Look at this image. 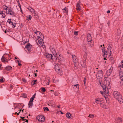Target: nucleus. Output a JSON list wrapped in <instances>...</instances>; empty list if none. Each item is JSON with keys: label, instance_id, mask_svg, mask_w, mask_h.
<instances>
[{"label": "nucleus", "instance_id": "obj_1", "mask_svg": "<svg viewBox=\"0 0 123 123\" xmlns=\"http://www.w3.org/2000/svg\"><path fill=\"white\" fill-rule=\"evenodd\" d=\"M113 95L114 97L118 100L120 103L122 104L123 102V98L119 92L117 91H114L113 92Z\"/></svg>", "mask_w": 123, "mask_h": 123}, {"label": "nucleus", "instance_id": "obj_2", "mask_svg": "<svg viewBox=\"0 0 123 123\" xmlns=\"http://www.w3.org/2000/svg\"><path fill=\"white\" fill-rule=\"evenodd\" d=\"M119 69L120 70L119 72V74L120 78L121 80L120 83V86H122L123 85V72L121 70V68Z\"/></svg>", "mask_w": 123, "mask_h": 123}, {"label": "nucleus", "instance_id": "obj_3", "mask_svg": "<svg viewBox=\"0 0 123 123\" xmlns=\"http://www.w3.org/2000/svg\"><path fill=\"white\" fill-rule=\"evenodd\" d=\"M7 8H6L5 9L6 10V12L7 13L9 14L10 15H12L14 16H15L14 14L15 13L12 10L11 7H9L7 9Z\"/></svg>", "mask_w": 123, "mask_h": 123}, {"label": "nucleus", "instance_id": "obj_4", "mask_svg": "<svg viewBox=\"0 0 123 123\" xmlns=\"http://www.w3.org/2000/svg\"><path fill=\"white\" fill-rule=\"evenodd\" d=\"M36 119L40 122H44L45 120V118L43 116H37Z\"/></svg>", "mask_w": 123, "mask_h": 123}, {"label": "nucleus", "instance_id": "obj_5", "mask_svg": "<svg viewBox=\"0 0 123 123\" xmlns=\"http://www.w3.org/2000/svg\"><path fill=\"white\" fill-rule=\"evenodd\" d=\"M102 70L99 71L98 73L97 74V78L98 79H100L103 77V74H102Z\"/></svg>", "mask_w": 123, "mask_h": 123}, {"label": "nucleus", "instance_id": "obj_6", "mask_svg": "<svg viewBox=\"0 0 123 123\" xmlns=\"http://www.w3.org/2000/svg\"><path fill=\"white\" fill-rule=\"evenodd\" d=\"M102 50L103 56L104 57H106L107 56V55H108L109 53H108L107 51L105 50L104 47H102Z\"/></svg>", "mask_w": 123, "mask_h": 123}, {"label": "nucleus", "instance_id": "obj_7", "mask_svg": "<svg viewBox=\"0 0 123 123\" xmlns=\"http://www.w3.org/2000/svg\"><path fill=\"white\" fill-rule=\"evenodd\" d=\"M102 87L103 89L104 92L106 94H108L109 93V91L107 88H106V86L105 85L102 86Z\"/></svg>", "mask_w": 123, "mask_h": 123}, {"label": "nucleus", "instance_id": "obj_8", "mask_svg": "<svg viewBox=\"0 0 123 123\" xmlns=\"http://www.w3.org/2000/svg\"><path fill=\"white\" fill-rule=\"evenodd\" d=\"M87 41L88 42H90L92 41V39L90 34L88 33L87 35Z\"/></svg>", "mask_w": 123, "mask_h": 123}, {"label": "nucleus", "instance_id": "obj_9", "mask_svg": "<svg viewBox=\"0 0 123 123\" xmlns=\"http://www.w3.org/2000/svg\"><path fill=\"white\" fill-rule=\"evenodd\" d=\"M5 55H9L8 54H5L2 56V57L1 58V60L2 62H8V61H6V58L5 57Z\"/></svg>", "mask_w": 123, "mask_h": 123}, {"label": "nucleus", "instance_id": "obj_10", "mask_svg": "<svg viewBox=\"0 0 123 123\" xmlns=\"http://www.w3.org/2000/svg\"><path fill=\"white\" fill-rule=\"evenodd\" d=\"M112 49V47L110 45H109L108 46V47L107 49V51L109 53V54H110V56L111 55V49Z\"/></svg>", "mask_w": 123, "mask_h": 123}, {"label": "nucleus", "instance_id": "obj_11", "mask_svg": "<svg viewBox=\"0 0 123 123\" xmlns=\"http://www.w3.org/2000/svg\"><path fill=\"white\" fill-rule=\"evenodd\" d=\"M45 56L47 58H51V59H54L53 57V55L52 54H49L48 53H46Z\"/></svg>", "mask_w": 123, "mask_h": 123}, {"label": "nucleus", "instance_id": "obj_12", "mask_svg": "<svg viewBox=\"0 0 123 123\" xmlns=\"http://www.w3.org/2000/svg\"><path fill=\"white\" fill-rule=\"evenodd\" d=\"M31 47L32 45L30 43H28L26 46L25 48L27 49V50L30 51Z\"/></svg>", "mask_w": 123, "mask_h": 123}, {"label": "nucleus", "instance_id": "obj_13", "mask_svg": "<svg viewBox=\"0 0 123 123\" xmlns=\"http://www.w3.org/2000/svg\"><path fill=\"white\" fill-rule=\"evenodd\" d=\"M122 122L121 118H117L115 121V123H121Z\"/></svg>", "mask_w": 123, "mask_h": 123}, {"label": "nucleus", "instance_id": "obj_14", "mask_svg": "<svg viewBox=\"0 0 123 123\" xmlns=\"http://www.w3.org/2000/svg\"><path fill=\"white\" fill-rule=\"evenodd\" d=\"M52 50H52V54H53V56L54 57L55 59V58L57 59V58L56 57V55H57V53L56 52L55 50V49H53Z\"/></svg>", "mask_w": 123, "mask_h": 123}, {"label": "nucleus", "instance_id": "obj_15", "mask_svg": "<svg viewBox=\"0 0 123 123\" xmlns=\"http://www.w3.org/2000/svg\"><path fill=\"white\" fill-rule=\"evenodd\" d=\"M95 102L97 104H102V102L100 100V99L99 98H96L95 99Z\"/></svg>", "mask_w": 123, "mask_h": 123}, {"label": "nucleus", "instance_id": "obj_16", "mask_svg": "<svg viewBox=\"0 0 123 123\" xmlns=\"http://www.w3.org/2000/svg\"><path fill=\"white\" fill-rule=\"evenodd\" d=\"M112 72V70L110 68L107 71L106 73V74L107 75L109 76L111 74Z\"/></svg>", "mask_w": 123, "mask_h": 123}, {"label": "nucleus", "instance_id": "obj_17", "mask_svg": "<svg viewBox=\"0 0 123 123\" xmlns=\"http://www.w3.org/2000/svg\"><path fill=\"white\" fill-rule=\"evenodd\" d=\"M56 57L57 58V60L58 59V60L59 61H61L62 59V57L61 55H58Z\"/></svg>", "mask_w": 123, "mask_h": 123}, {"label": "nucleus", "instance_id": "obj_18", "mask_svg": "<svg viewBox=\"0 0 123 123\" xmlns=\"http://www.w3.org/2000/svg\"><path fill=\"white\" fill-rule=\"evenodd\" d=\"M8 20H10V19H8V22L10 24L12 25H13V28H14L16 26V24L15 23L14 24L13 23V22H12H12L11 21H8Z\"/></svg>", "mask_w": 123, "mask_h": 123}, {"label": "nucleus", "instance_id": "obj_19", "mask_svg": "<svg viewBox=\"0 0 123 123\" xmlns=\"http://www.w3.org/2000/svg\"><path fill=\"white\" fill-rule=\"evenodd\" d=\"M36 93H35L32 96V98H31L30 99V102H33V100H34V98H35V96L36 95Z\"/></svg>", "mask_w": 123, "mask_h": 123}, {"label": "nucleus", "instance_id": "obj_20", "mask_svg": "<svg viewBox=\"0 0 123 123\" xmlns=\"http://www.w3.org/2000/svg\"><path fill=\"white\" fill-rule=\"evenodd\" d=\"M109 59L110 60V62H111V63L112 64L114 63V60L113 57H109Z\"/></svg>", "mask_w": 123, "mask_h": 123}, {"label": "nucleus", "instance_id": "obj_21", "mask_svg": "<svg viewBox=\"0 0 123 123\" xmlns=\"http://www.w3.org/2000/svg\"><path fill=\"white\" fill-rule=\"evenodd\" d=\"M12 68L10 66H8L6 67L5 68V69L7 71H8L11 70Z\"/></svg>", "mask_w": 123, "mask_h": 123}, {"label": "nucleus", "instance_id": "obj_22", "mask_svg": "<svg viewBox=\"0 0 123 123\" xmlns=\"http://www.w3.org/2000/svg\"><path fill=\"white\" fill-rule=\"evenodd\" d=\"M36 43L38 45H39V44L41 45L43 43H44L43 42V40H40L38 42H37Z\"/></svg>", "mask_w": 123, "mask_h": 123}, {"label": "nucleus", "instance_id": "obj_23", "mask_svg": "<svg viewBox=\"0 0 123 123\" xmlns=\"http://www.w3.org/2000/svg\"><path fill=\"white\" fill-rule=\"evenodd\" d=\"M71 115L68 112L66 114V117L68 118H71Z\"/></svg>", "mask_w": 123, "mask_h": 123}, {"label": "nucleus", "instance_id": "obj_24", "mask_svg": "<svg viewBox=\"0 0 123 123\" xmlns=\"http://www.w3.org/2000/svg\"><path fill=\"white\" fill-rule=\"evenodd\" d=\"M79 84L75 85L74 87V88L75 89H77V90H78L79 88Z\"/></svg>", "mask_w": 123, "mask_h": 123}, {"label": "nucleus", "instance_id": "obj_25", "mask_svg": "<svg viewBox=\"0 0 123 123\" xmlns=\"http://www.w3.org/2000/svg\"><path fill=\"white\" fill-rule=\"evenodd\" d=\"M33 104L32 102H30V101H29V103L28 104V105H29V108L31 107L33 105Z\"/></svg>", "mask_w": 123, "mask_h": 123}, {"label": "nucleus", "instance_id": "obj_26", "mask_svg": "<svg viewBox=\"0 0 123 123\" xmlns=\"http://www.w3.org/2000/svg\"><path fill=\"white\" fill-rule=\"evenodd\" d=\"M30 11L33 14H34V15H36V14L35 13V10L34 9H33L32 8V9Z\"/></svg>", "mask_w": 123, "mask_h": 123}, {"label": "nucleus", "instance_id": "obj_27", "mask_svg": "<svg viewBox=\"0 0 123 123\" xmlns=\"http://www.w3.org/2000/svg\"><path fill=\"white\" fill-rule=\"evenodd\" d=\"M62 10H64V11H63V12L65 13H67L68 12V10L67 9L66 7H65L64 8L62 9Z\"/></svg>", "mask_w": 123, "mask_h": 123}, {"label": "nucleus", "instance_id": "obj_28", "mask_svg": "<svg viewBox=\"0 0 123 123\" xmlns=\"http://www.w3.org/2000/svg\"><path fill=\"white\" fill-rule=\"evenodd\" d=\"M55 71H56L58 70L60 68L58 65H56L55 66Z\"/></svg>", "mask_w": 123, "mask_h": 123}, {"label": "nucleus", "instance_id": "obj_29", "mask_svg": "<svg viewBox=\"0 0 123 123\" xmlns=\"http://www.w3.org/2000/svg\"><path fill=\"white\" fill-rule=\"evenodd\" d=\"M56 71L58 73V74H61V73L62 72L61 70L60 69H59Z\"/></svg>", "mask_w": 123, "mask_h": 123}, {"label": "nucleus", "instance_id": "obj_30", "mask_svg": "<svg viewBox=\"0 0 123 123\" xmlns=\"http://www.w3.org/2000/svg\"><path fill=\"white\" fill-rule=\"evenodd\" d=\"M43 40L41 38V37H38V39H37L36 41V43H37V42H38L40 40Z\"/></svg>", "mask_w": 123, "mask_h": 123}, {"label": "nucleus", "instance_id": "obj_31", "mask_svg": "<svg viewBox=\"0 0 123 123\" xmlns=\"http://www.w3.org/2000/svg\"><path fill=\"white\" fill-rule=\"evenodd\" d=\"M73 61L75 64H76L77 63L78 61H77V60L76 58L73 59Z\"/></svg>", "mask_w": 123, "mask_h": 123}, {"label": "nucleus", "instance_id": "obj_32", "mask_svg": "<svg viewBox=\"0 0 123 123\" xmlns=\"http://www.w3.org/2000/svg\"><path fill=\"white\" fill-rule=\"evenodd\" d=\"M43 109L44 111H45L46 110L47 111H49V109L47 107H44Z\"/></svg>", "mask_w": 123, "mask_h": 123}, {"label": "nucleus", "instance_id": "obj_33", "mask_svg": "<svg viewBox=\"0 0 123 123\" xmlns=\"http://www.w3.org/2000/svg\"><path fill=\"white\" fill-rule=\"evenodd\" d=\"M41 90L43 91V92H45L46 91V89L45 88L42 87L41 88Z\"/></svg>", "mask_w": 123, "mask_h": 123}, {"label": "nucleus", "instance_id": "obj_34", "mask_svg": "<svg viewBox=\"0 0 123 123\" xmlns=\"http://www.w3.org/2000/svg\"><path fill=\"white\" fill-rule=\"evenodd\" d=\"M88 117L90 118H93L94 117V116L93 114H90Z\"/></svg>", "mask_w": 123, "mask_h": 123}, {"label": "nucleus", "instance_id": "obj_35", "mask_svg": "<svg viewBox=\"0 0 123 123\" xmlns=\"http://www.w3.org/2000/svg\"><path fill=\"white\" fill-rule=\"evenodd\" d=\"M22 96L24 98H26L27 97V95L25 93H23L22 94Z\"/></svg>", "mask_w": 123, "mask_h": 123}, {"label": "nucleus", "instance_id": "obj_36", "mask_svg": "<svg viewBox=\"0 0 123 123\" xmlns=\"http://www.w3.org/2000/svg\"><path fill=\"white\" fill-rule=\"evenodd\" d=\"M80 3H77L76 4V6L77 7H80Z\"/></svg>", "mask_w": 123, "mask_h": 123}, {"label": "nucleus", "instance_id": "obj_37", "mask_svg": "<svg viewBox=\"0 0 123 123\" xmlns=\"http://www.w3.org/2000/svg\"><path fill=\"white\" fill-rule=\"evenodd\" d=\"M3 78H1L0 79V82H3L4 81L3 80Z\"/></svg>", "mask_w": 123, "mask_h": 123}, {"label": "nucleus", "instance_id": "obj_38", "mask_svg": "<svg viewBox=\"0 0 123 123\" xmlns=\"http://www.w3.org/2000/svg\"><path fill=\"white\" fill-rule=\"evenodd\" d=\"M74 34L75 35H78V31H75L74 32Z\"/></svg>", "mask_w": 123, "mask_h": 123}, {"label": "nucleus", "instance_id": "obj_39", "mask_svg": "<svg viewBox=\"0 0 123 123\" xmlns=\"http://www.w3.org/2000/svg\"><path fill=\"white\" fill-rule=\"evenodd\" d=\"M29 16V17L28 18L26 19L27 20H31V15H30Z\"/></svg>", "mask_w": 123, "mask_h": 123}, {"label": "nucleus", "instance_id": "obj_40", "mask_svg": "<svg viewBox=\"0 0 123 123\" xmlns=\"http://www.w3.org/2000/svg\"><path fill=\"white\" fill-rule=\"evenodd\" d=\"M72 57L73 59L76 58V56L75 55H72Z\"/></svg>", "mask_w": 123, "mask_h": 123}, {"label": "nucleus", "instance_id": "obj_41", "mask_svg": "<svg viewBox=\"0 0 123 123\" xmlns=\"http://www.w3.org/2000/svg\"><path fill=\"white\" fill-rule=\"evenodd\" d=\"M17 62L18 63V65L20 66H21L22 65L21 63L19 62V61L18 60H17Z\"/></svg>", "mask_w": 123, "mask_h": 123}, {"label": "nucleus", "instance_id": "obj_42", "mask_svg": "<svg viewBox=\"0 0 123 123\" xmlns=\"http://www.w3.org/2000/svg\"><path fill=\"white\" fill-rule=\"evenodd\" d=\"M31 83L32 85H34L36 84V83L34 82V81L33 80L32 81V82H31Z\"/></svg>", "mask_w": 123, "mask_h": 123}, {"label": "nucleus", "instance_id": "obj_43", "mask_svg": "<svg viewBox=\"0 0 123 123\" xmlns=\"http://www.w3.org/2000/svg\"><path fill=\"white\" fill-rule=\"evenodd\" d=\"M74 68L75 69H77L78 68L77 65H76L75 64H74Z\"/></svg>", "mask_w": 123, "mask_h": 123}, {"label": "nucleus", "instance_id": "obj_44", "mask_svg": "<svg viewBox=\"0 0 123 123\" xmlns=\"http://www.w3.org/2000/svg\"><path fill=\"white\" fill-rule=\"evenodd\" d=\"M34 32L35 34H37V32H38L39 33V34H41V32H39V31H37L36 32Z\"/></svg>", "mask_w": 123, "mask_h": 123}, {"label": "nucleus", "instance_id": "obj_45", "mask_svg": "<svg viewBox=\"0 0 123 123\" xmlns=\"http://www.w3.org/2000/svg\"><path fill=\"white\" fill-rule=\"evenodd\" d=\"M32 8H31V7H29L28 8H27V9H28L29 10H30V11H31V9Z\"/></svg>", "mask_w": 123, "mask_h": 123}, {"label": "nucleus", "instance_id": "obj_46", "mask_svg": "<svg viewBox=\"0 0 123 123\" xmlns=\"http://www.w3.org/2000/svg\"><path fill=\"white\" fill-rule=\"evenodd\" d=\"M22 80L24 82H25L26 83V80L25 79H22Z\"/></svg>", "mask_w": 123, "mask_h": 123}, {"label": "nucleus", "instance_id": "obj_47", "mask_svg": "<svg viewBox=\"0 0 123 123\" xmlns=\"http://www.w3.org/2000/svg\"><path fill=\"white\" fill-rule=\"evenodd\" d=\"M2 15V17L3 18H5V16H6V15H5V14H4L3 13V14Z\"/></svg>", "mask_w": 123, "mask_h": 123}, {"label": "nucleus", "instance_id": "obj_48", "mask_svg": "<svg viewBox=\"0 0 123 123\" xmlns=\"http://www.w3.org/2000/svg\"><path fill=\"white\" fill-rule=\"evenodd\" d=\"M76 9L77 10H80V7H78V8H76Z\"/></svg>", "mask_w": 123, "mask_h": 123}, {"label": "nucleus", "instance_id": "obj_49", "mask_svg": "<svg viewBox=\"0 0 123 123\" xmlns=\"http://www.w3.org/2000/svg\"><path fill=\"white\" fill-rule=\"evenodd\" d=\"M18 6H19V7L20 8V9H21V5H20V4L19 3H18Z\"/></svg>", "mask_w": 123, "mask_h": 123}, {"label": "nucleus", "instance_id": "obj_50", "mask_svg": "<svg viewBox=\"0 0 123 123\" xmlns=\"http://www.w3.org/2000/svg\"><path fill=\"white\" fill-rule=\"evenodd\" d=\"M3 14V11L0 12V14H1L2 15Z\"/></svg>", "mask_w": 123, "mask_h": 123}, {"label": "nucleus", "instance_id": "obj_51", "mask_svg": "<svg viewBox=\"0 0 123 123\" xmlns=\"http://www.w3.org/2000/svg\"><path fill=\"white\" fill-rule=\"evenodd\" d=\"M50 80H49V81L47 83H46V85H49V83H50Z\"/></svg>", "mask_w": 123, "mask_h": 123}, {"label": "nucleus", "instance_id": "obj_52", "mask_svg": "<svg viewBox=\"0 0 123 123\" xmlns=\"http://www.w3.org/2000/svg\"><path fill=\"white\" fill-rule=\"evenodd\" d=\"M53 57V58H54V59H52V60H53L54 61H55L56 60H57V59H56L55 58H55H54V57Z\"/></svg>", "mask_w": 123, "mask_h": 123}, {"label": "nucleus", "instance_id": "obj_53", "mask_svg": "<svg viewBox=\"0 0 123 123\" xmlns=\"http://www.w3.org/2000/svg\"><path fill=\"white\" fill-rule=\"evenodd\" d=\"M41 45L42 47L44 48L45 47V45H43V44H42V45L41 44Z\"/></svg>", "mask_w": 123, "mask_h": 123}, {"label": "nucleus", "instance_id": "obj_54", "mask_svg": "<svg viewBox=\"0 0 123 123\" xmlns=\"http://www.w3.org/2000/svg\"><path fill=\"white\" fill-rule=\"evenodd\" d=\"M110 10H108L107 11V13H109L110 12Z\"/></svg>", "mask_w": 123, "mask_h": 123}, {"label": "nucleus", "instance_id": "obj_55", "mask_svg": "<svg viewBox=\"0 0 123 123\" xmlns=\"http://www.w3.org/2000/svg\"><path fill=\"white\" fill-rule=\"evenodd\" d=\"M57 107L58 108H60V105H57Z\"/></svg>", "mask_w": 123, "mask_h": 123}, {"label": "nucleus", "instance_id": "obj_56", "mask_svg": "<svg viewBox=\"0 0 123 123\" xmlns=\"http://www.w3.org/2000/svg\"><path fill=\"white\" fill-rule=\"evenodd\" d=\"M25 122L27 123H28V121L27 120L25 119Z\"/></svg>", "mask_w": 123, "mask_h": 123}, {"label": "nucleus", "instance_id": "obj_57", "mask_svg": "<svg viewBox=\"0 0 123 123\" xmlns=\"http://www.w3.org/2000/svg\"><path fill=\"white\" fill-rule=\"evenodd\" d=\"M20 117L21 118V119H23V118L24 119L25 118V117Z\"/></svg>", "mask_w": 123, "mask_h": 123}, {"label": "nucleus", "instance_id": "obj_58", "mask_svg": "<svg viewBox=\"0 0 123 123\" xmlns=\"http://www.w3.org/2000/svg\"><path fill=\"white\" fill-rule=\"evenodd\" d=\"M84 84H85L86 83V80H84Z\"/></svg>", "mask_w": 123, "mask_h": 123}, {"label": "nucleus", "instance_id": "obj_59", "mask_svg": "<svg viewBox=\"0 0 123 123\" xmlns=\"http://www.w3.org/2000/svg\"><path fill=\"white\" fill-rule=\"evenodd\" d=\"M122 66L121 65H119L118 66V68H120V67H122Z\"/></svg>", "mask_w": 123, "mask_h": 123}, {"label": "nucleus", "instance_id": "obj_60", "mask_svg": "<svg viewBox=\"0 0 123 123\" xmlns=\"http://www.w3.org/2000/svg\"><path fill=\"white\" fill-rule=\"evenodd\" d=\"M33 81H34V82H36V81H37V80H33Z\"/></svg>", "mask_w": 123, "mask_h": 123}, {"label": "nucleus", "instance_id": "obj_61", "mask_svg": "<svg viewBox=\"0 0 123 123\" xmlns=\"http://www.w3.org/2000/svg\"><path fill=\"white\" fill-rule=\"evenodd\" d=\"M2 65L0 64V70L1 69V67L2 66Z\"/></svg>", "mask_w": 123, "mask_h": 123}, {"label": "nucleus", "instance_id": "obj_62", "mask_svg": "<svg viewBox=\"0 0 123 123\" xmlns=\"http://www.w3.org/2000/svg\"><path fill=\"white\" fill-rule=\"evenodd\" d=\"M34 74H35V76L36 77H37V74L36 73H35Z\"/></svg>", "mask_w": 123, "mask_h": 123}, {"label": "nucleus", "instance_id": "obj_63", "mask_svg": "<svg viewBox=\"0 0 123 123\" xmlns=\"http://www.w3.org/2000/svg\"><path fill=\"white\" fill-rule=\"evenodd\" d=\"M13 86L12 85H11L9 87H10L11 88H12V87Z\"/></svg>", "mask_w": 123, "mask_h": 123}, {"label": "nucleus", "instance_id": "obj_64", "mask_svg": "<svg viewBox=\"0 0 123 123\" xmlns=\"http://www.w3.org/2000/svg\"><path fill=\"white\" fill-rule=\"evenodd\" d=\"M5 33H7V32H8V31H5Z\"/></svg>", "mask_w": 123, "mask_h": 123}]
</instances>
